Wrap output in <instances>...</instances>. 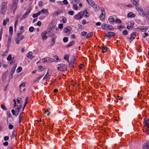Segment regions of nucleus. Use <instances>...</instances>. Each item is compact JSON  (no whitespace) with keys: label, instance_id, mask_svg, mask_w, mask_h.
<instances>
[{"label":"nucleus","instance_id":"nucleus-20","mask_svg":"<svg viewBox=\"0 0 149 149\" xmlns=\"http://www.w3.org/2000/svg\"><path fill=\"white\" fill-rule=\"evenodd\" d=\"M20 36V34L19 33H17V37L15 38V41L17 44H18L19 43V39H18V38H19Z\"/></svg>","mask_w":149,"mask_h":149},{"label":"nucleus","instance_id":"nucleus-12","mask_svg":"<svg viewBox=\"0 0 149 149\" xmlns=\"http://www.w3.org/2000/svg\"><path fill=\"white\" fill-rule=\"evenodd\" d=\"M136 36V33L135 32H134L132 33L130 37V43L133 40L135 39V37Z\"/></svg>","mask_w":149,"mask_h":149},{"label":"nucleus","instance_id":"nucleus-31","mask_svg":"<svg viewBox=\"0 0 149 149\" xmlns=\"http://www.w3.org/2000/svg\"><path fill=\"white\" fill-rule=\"evenodd\" d=\"M93 35V33L92 32H90L89 33H88L87 35L86 38H91L92 37Z\"/></svg>","mask_w":149,"mask_h":149},{"label":"nucleus","instance_id":"nucleus-48","mask_svg":"<svg viewBox=\"0 0 149 149\" xmlns=\"http://www.w3.org/2000/svg\"><path fill=\"white\" fill-rule=\"evenodd\" d=\"M63 41L64 42H66L68 40V38L67 37H65L63 38Z\"/></svg>","mask_w":149,"mask_h":149},{"label":"nucleus","instance_id":"nucleus-7","mask_svg":"<svg viewBox=\"0 0 149 149\" xmlns=\"http://www.w3.org/2000/svg\"><path fill=\"white\" fill-rule=\"evenodd\" d=\"M102 14L100 16V19L102 20H104L105 18V11L103 8H102L101 9Z\"/></svg>","mask_w":149,"mask_h":149},{"label":"nucleus","instance_id":"nucleus-49","mask_svg":"<svg viewBox=\"0 0 149 149\" xmlns=\"http://www.w3.org/2000/svg\"><path fill=\"white\" fill-rule=\"evenodd\" d=\"M8 71L5 72L4 73H3L2 75V77L3 78H5L6 76L7 73Z\"/></svg>","mask_w":149,"mask_h":149},{"label":"nucleus","instance_id":"nucleus-38","mask_svg":"<svg viewBox=\"0 0 149 149\" xmlns=\"http://www.w3.org/2000/svg\"><path fill=\"white\" fill-rule=\"evenodd\" d=\"M95 3L92 0H89L88 2V4L92 6Z\"/></svg>","mask_w":149,"mask_h":149},{"label":"nucleus","instance_id":"nucleus-34","mask_svg":"<svg viewBox=\"0 0 149 149\" xmlns=\"http://www.w3.org/2000/svg\"><path fill=\"white\" fill-rule=\"evenodd\" d=\"M57 69L61 71H63L65 70V68L62 67H58L57 68Z\"/></svg>","mask_w":149,"mask_h":149},{"label":"nucleus","instance_id":"nucleus-17","mask_svg":"<svg viewBox=\"0 0 149 149\" xmlns=\"http://www.w3.org/2000/svg\"><path fill=\"white\" fill-rule=\"evenodd\" d=\"M143 149H149V142L144 143L143 145Z\"/></svg>","mask_w":149,"mask_h":149},{"label":"nucleus","instance_id":"nucleus-6","mask_svg":"<svg viewBox=\"0 0 149 149\" xmlns=\"http://www.w3.org/2000/svg\"><path fill=\"white\" fill-rule=\"evenodd\" d=\"M83 16L82 12L81 11L79 12L78 14L74 15V18L76 19H82Z\"/></svg>","mask_w":149,"mask_h":149},{"label":"nucleus","instance_id":"nucleus-8","mask_svg":"<svg viewBox=\"0 0 149 149\" xmlns=\"http://www.w3.org/2000/svg\"><path fill=\"white\" fill-rule=\"evenodd\" d=\"M56 38V36L54 34L52 35V38L51 40V46H53L54 45Z\"/></svg>","mask_w":149,"mask_h":149},{"label":"nucleus","instance_id":"nucleus-45","mask_svg":"<svg viewBox=\"0 0 149 149\" xmlns=\"http://www.w3.org/2000/svg\"><path fill=\"white\" fill-rule=\"evenodd\" d=\"M12 59V55H11V54H10L8 55V56L7 58V60L8 61H10Z\"/></svg>","mask_w":149,"mask_h":149},{"label":"nucleus","instance_id":"nucleus-21","mask_svg":"<svg viewBox=\"0 0 149 149\" xmlns=\"http://www.w3.org/2000/svg\"><path fill=\"white\" fill-rule=\"evenodd\" d=\"M13 121V118H7V123L8 124H10L12 123V122Z\"/></svg>","mask_w":149,"mask_h":149},{"label":"nucleus","instance_id":"nucleus-3","mask_svg":"<svg viewBox=\"0 0 149 149\" xmlns=\"http://www.w3.org/2000/svg\"><path fill=\"white\" fill-rule=\"evenodd\" d=\"M115 33L112 32H108L107 33H106L105 37L108 38V39H111V37L114 36L115 35Z\"/></svg>","mask_w":149,"mask_h":149},{"label":"nucleus","instance_id":"nucleus-26","mask_svg":"<svg viewBox=\"0 0 149 149\" xmlns=\"http://www.w3.org/2000/svg\"><path fill=\"white\" fill-rule=\"evenodd\" d=\"M102 48H101L102 50V52L104 53L107 50L108 48H107L105 46L103 45V44H102Z\"/></svg>","mask_w":149,"mask_h":149},{"label":"nucleus","instance_id":"nucleus-10","mask_svg":"<svg viewBox=\"0 0 149 149\" xmlns=\"http://www.w3.org/2000/svg\"><path fill=\"white\" fill-rule=\"evenodd\" d=\"M31 10L30 9H28L27 10L26 13L23 15L21 17V20L25 19L27 17V15L31 12Z\"/></svg>","mask_w":149,"mask_h":149},{"label":"nucleus","instance_id":"nucleus-63","mask_svg":"<svg viewBox=\"0 0 149 149\" xmlns=\"http://www.w3.org/2000/svg\"><path fill=\"white\" fill-rule=\"evenodd\" d=\"M67 19L65 17H63L62 19L63 22V23H65L66 22Z\"/></svg>","mask_w":149,"mask_h":149},{"label":"nucleus","instance_id":"nucleus-61","mask_svg":"<svg viewBox=\"0 0 149 149\" xmlns=\"http://www.w3.org/2000/svg\"><path fill=\"white\" fill-rule=\"evenodd\" d=\"M13 125L10 124L8 126V127L9 129L11 130L13 128Z\"/></svg>","mask_w":149,"mask_h":149},{"label":"nucleus","instance_id":"nucleus-42","mask_svg":"<svg viewBox=\"0 0 149 149\" xmlns=\"http://www.w3.org/2000/svg\"><path fill=\"white\" fill-rule=\"evenodd\" d=\"M38 71L39 72L42 71L43 69V66H39L38 67Z\"/></svg>","mask_w":149,"mask_h":149},{"label":"nucleus","instance_id":"nucleus-36","mask_svg":"<svg viewBox=\"0 0 149 149\" xmlns=\"http://www.w3.org/2000/svg\"><path fill=\"white\" fill-rule=\"evenodd\" d=\"M48 109H50L49 108L47 109V110H45L44 111V113L45 114H46L47 116L49 115L50 113V112L48 110Z\"/></svg>","mask_w":149,"mask_h":149},{"label":"nucleus","instance_id":"nucleus-18","mask_svg":"<svg viewBox=\"0 0 149 149\" xmlns=\"http://www.w3.org/2000/svg\"><path fill=\"white\" fill-rule=\"evenodd\" d=\"M27 56L31 59L33 58L34 56H32V52H29L27 54Z\"/></svg>","mask_w":149,"mask_h":149},{"label":"nucleus","instance_id":"nucleus-51","mask_svg":"<svg viewBox=\"0 0 149 149\" xmlns=\"http://www.w3.org/2000/svg\"><path fill=\"white\" fill-rule=\"evenodd\" d=\"M86 34L87 33L85 31H83L81 33V35L83 36H86Z\"/></svg>","mask_w":149,"mask_h":149},{"label":"nucleus","instance_id":"nucleus-35","mask_svg":"<svg viewBox=\"0 0 149 149\" xmlns=\"http://www.w3.org/2000/svg\"><path fill=\"white\" fill-rule=\"evenodd\" d=\"M131 2L134 5L136 6L139 4L138 2H136L135 0H131Z\"/></svg>","mask_w":149,"mask_h":149},{"label":"nucleus","instance_id":"nucleus-27","mask_svg":"<svg viewBox=\"0 0 149 149\" xmlns=\"http://www.w3.org/2000/svg\"><path fill=\"white\" fill-rule=\"evenodd\" d=\"M143 124L145 126H146V125H149V118L147 120L146 119H144Z\"/></svg>","mask_w":149,"mask_h":149},{"label":"nucleus","instance_id":"nucleus-50","mask_svg":"<svg viewBox=\"0 0 149 149\" xmlns=\"http://www.w3.org/2000/svg\"><path fill=\"white\" fill-rule=\"evenodd\" d=\"M49 76V75L48 74V71L46 75L43 77V79L44 80L47 78Z\"/></svg>","mask_w":149,"mask_h":149},{"label":"nucleus","instance_id":"nucleus-23","mask_svg":"<svg viewBox=\"0 0 149 149\" xmlns=\"http://www.w3.org/2000/svg\"><path fill=\"white\" fill-rule=\"evenodd\" d=\"M15 70H14L13 69H12L10 73V74L9 76V79H11L13 77V75L14 73Z\"/></svg>","mask_w":149,"mask_h":149},{"label":"nucleus","instance_id":"nucleus-25","mask_svg":"<svg viewBox=\"0 0 149 149\" xmlns=\"http://www.w3.org/2000/svg\"><path fill=\"white\" fill-rule=\"evenodd\" d=\"M39 12H40V14L41 13H45L46 15H47L49 13L47 9H42L41 10L39 11Z\"/></svg>","mask_w":149,"mask_h":149},{"label":"nucleus","instance_id":"nucleus-9","mask_svg":"<svg viewBox=\"0 0 149 149\" xmlns=\"http://www.w3.org/2000/svg\"><path fill=\"white\" fill-rule=\"evenodd\" d=\"M17 0H15L13 1V4L12 6V9L13 10L14 13L16 11V9L17 8Z\"/></svg>","mask_w":149,"mask_h":149},{"label":"nucleus","instance_id":"nucleus-41","mask_svg":"<svg viewBox=\"0 0 149 149\" xmlns=\"http://www.w3.org/2000/svg\"><path fill=\"white\" fill-rule=\"evenodd\" d=\"M12 35H10L8 37V39L7 42L8 45L11 42Z\"/></svg>","mask_w":149,"mask_h":149},{"label":"nucleus","instance_id":"nucleus-19","mask_svg":"<svg viewBox=\"0 0 149 149\" xmlns=\"http://www.w3.org/2000/svg\"><path fill=\"white\" fill-rule=\"evenodd\" d=\"M108 20L111 24H113L115 22L114 19L112 16H110Z\"/></svg>","mask_w":149,"mask_h":149},{"label":"nucleus","instance_id":"nucleus-1","mask_svg":"<svg viewBox=\"0 0 149 149\" xmlns=\"http://www.w3.org/2000/svg\"><path fill=\"white\" fill-rule=\"evenodd\" d=\"M102 28L105 30H112L114 29V27L111 25H109L108 24L104 23L101 26Z\"/></svg>","mask_w":149,"mask_h":149},{"label":"nucleus","instance_id":"nucleus-33","mask_svg":"<svg viewBox=\"0 0 149 149\" xmlns=\"http://www.w3.org/2000/svg\"><path fill=\"white\" fill-rule=\"evenodd\" d=\"M7 118H12V116L10 111H7Z\"/></svg>","mask_w":149,"mask_h":149},{"label":"nucleus","instance_id":"nucleus-52","mask_svg":"<svg viewBox=\"0 0 149 149\" xmlns=\"http://www.w3.org/2000/svg\"><path fill=\"white\" fill-rule=\"evenodd\" d=\"M34 29V28L33 26H31L29 27V31L31 32H32L33 31Z\"/></svg>","mask_w":149,"mask_h":149},{"label":"nucleus","instance_id":"nucleus-62","mask_svg":"<svg viewBox=\"0 0 149 149\" xmlns=\"http://www.w3.org/2000/svg\"><path fill=\"white\" fill-rule=\"evenodd\" d=\"M9 139V137L8 136H5V137H4L3 138L4 140L5 141H7Z\"/></svg>","mask_w":149,"mask_h":149},{"label":"nucleus","instance_id":"nucleus-39","mask_svg":"<svg viewBox=\"0 0 149 149\" xmlns=\"http://www.w3.org/2000/svg\"><path fill=\"white\" fill-rule=\"evenodd\" d=\"M9 21V19H4L3 23V25L4 26H5L7 22Z\"/></svg>","mask_w":149,"mask_h":149},{"label":"nucleus","instance_id":"nucleus-60","mask_svg":"<svg viewBox=\"0 0 149 149\" xmlns=\"http://www.w3.org/2000/svg\"><path fill=\"white\" fill-rule=\"evenodd\" d=\"M7 51H6L5 52H4L3 54H2V56H7Z\"/></svg>","mask_w":149,"mask_h":149},{"label":"nucleus","instance_id":"nucleus-5","mask_svg":"<svg viewBox=\"0 0 149 149\" xmlns=\"http://www.w3.org/2000/svg\"><path fill=\"white\" fill-rule=\"evenodd\" d=\"M42 61L43 62H48L50 63L53 62L54 59L51 58L47 57L43 58L42 59Z\"/></svg>","mask_w":149,"mask_h":149},{"label":"nucleus","instance_id":"nucleus-30","mask_svg":"<svg viewBox=\"0 0 149 149\" xmlns=\"http://www.w3.org/2000/svg\"><path fill=\"white\" fill-rule=\"evenodd\" d=\"M74 43V41L73 40L71 41L66 46V47H69L72 46Z\"/></svg>","mask_w":149,"mask_h":149},{"label":"nucleus","instance_id":"nucleus-43","mask_svg":"<svg viewBox=\"0 0 149 149\" xmlns=\"http://www.w3.org/2000/svg\"><path fill=\"white\" fill-rule=\"evenodd\" d=\"M16 131H14L12 133V137H16Z\"/></svg>","mask_w":149,"mask_h":149},{"label":"nucleus","instance_id":"nucleus-58","mask_svg":"<svg viewBox=\"0 0 149 149\" xmlns=\"http://www.w3.org/2000/svg\"><path fill=\"white\" fill-rule=\"evenodd\" d=\"M11 112L13 115H15H15H16V114L15 113V111L14 109H12L11 110Z\"/></svg>","mask_w":149,"mask_h":149},{"label":"nucleus","instance_id":"nucleus-57","mask_svg":"<svg viewBox=\"0 0 149 149\" xmlns=\"http://www.w3.org/2000/svg\"><path fill=\"white\" fill-rule=\"evenodd\" d=\"M74 12L73 11H69L68 12V14L71 15H72L74 14Z\"/></svg>","mask_w":149,"mask_h":149},{"label":"nucleus","instance_id":"nucleus-40","mask_svg":"<svg viewBox=\"0 0 149 149\" xmlns=\"http://www.w3.org/2000/svg\"><path fill=\"white\" fill-rule=\"evenodd\" d=\"M20 110L18 108H16L15 109V113L16 114V115H15V116H17L18 114V113L19 111Z\"/></svg>","mask_w":149,"mask_h":149},{"label":"nucleus","instance_id":"nucleus-4","mask_svg":"<svg viewBox=\"0 0 149 149\" xmlns=\"http://www.w3.org/2000/svg\"><path fill=\"white\" fill-rule=\"evenodd\" d=\"M136 8L137 11L140 15L143 17L145 16V13L144 12L143 10L141 7L136 6Z\"/></svg>","mask_w":149,"mask_h":149},{"label":"nucleus","instance_id":"nucleus-15","mask_svg":"<svg viewBox=\"0 0 149 149\" xmlns=\"http://www.w3.org/2000/svg\"><path fill=\"white\" fill-rule=\"evenodd\" d=\"M73 60V61H72L69 63V66L70 68L74 67L73 65L74 64L75 61H76L75 57H74Z\"/></svg>","mask_w":149,"mask_h":149},{"label":"nucleus","instance_id":"nucleus-24","mask_svg":"<svg viewBox=\"0 0 149 149\" xmlns=\"http://www.w3.org/2000/svg\"><path fill=\"white\" fill-rule=\"evenodd\" d=\"M29 98L28 97H26V99H25V102L24 103V106L23 107V109H22V111H23L24 110V109L26 105L28 103V101L29 100Z\"/></svg>","mask_w":149,"mask_h":149},{"label":"nucleus","instance_id":"nucleus-16","mask_svg":"<svg viewBox=\"0 0 149 149\" xmlns=\"http://www.w3.org/2000/svg\"><path fill=\"white\" fill-rule=\"evenodd\" d=\"M72 30V28L70 26H67L64 29L63 32L65 33H66L67 32L71 31Z\"/></svg>","mask_w":149,"mask_h":149},{"label":"nucleus","instance_id":"nucleus-28","mask_svg":"<svg viewBox=\"0 0 149 149\" xmlns=\"http://www.w3.org/2000/svg\"><path fill=\"white\" fill-rule=\"evenodd\" d=\"M148 29H147V28L146 26H143L142 28H139V30L143 32L146 31Z\"/></svg>","mask_w":149,"mask_h":149},{"label":"nucleus","instance_id":"nucleus-37","mask_svg":"<svg viewBox=\"0 0 149 149\" xmlns=\"http://www.w3.org/2000/svg\"><path fill=\"white\" fill-rule=\"evenodd\" d=\"M9 30L10 34L12 35L13 33V27L12 26H10Z\"/></svg>","mask_w":149,"mask_h":149},{"label":"nucleus","instance_id":"nucleus-54","mask_svg":"<svg viewBox=\"0 0 149 149\" xmlns=\"http://www.w3.org/2000/svg\"><path fill=\"white\" fill-rule=\"evenodd\" d=\"M63 24H60L58 26V28L60 29H61L63 28Z\"/></svg>","mask_w":149,"mask_h":149},{"label":"nucleus","instance_id":"nucleus-32","mask_svg":"<svg viewBox=\"0 0 149 149\" xmlns=\"http://www.w3.org/2000/svg\"><path fill=\"white\" fill-rule=\"evenodd\" d=\"M40 14V12H38L36 13H34L32 17L33 18H35L37 17Z\"/></svg>","mask_w":149,"mask_h":149},{"label":"nucleus","instance_id":"nucleus-13","mask_svg":"<svg viewBox=\"0 0 149 149\" xmlns=\"http://www.w3.org/2000/svg\"><path fill=\"white\" fill-rule=\"evenodd\" d=\"M145 15L147 21L149 22V9H148L145 10Z\"/></svg>","mask_w":149,"mask_h":149},{"label":"nucleus","instance_id":"nucleus-14","mask_svg":"<svg viewBox=\"0 0 149 149\" xmlns=\"http://www.w3.org/2000/svg\"><path fill=\"white\" fill-rule=\"evenodd\" d=\"M87 9L86 8L82 12L83 15H84V17H88L89 16V14L87 12Z\"/></svg>","mask_w":149,"mask_h":149},{"label":"nucleus","instance_id":"nucleus-2","mask_svg":"<svg viewBox=\"0 0 149 149\" xmlns=\"http://www.w3.org/2000/svg\"><path fill=\"white\" fill-rule=\"evenodd\" d=\"M7 3L6 2H3L2 3L1 11V13L3 14H4L7 10Z\"/></svg>","mask_w":149,"mask_h":149},{"label":"nucleus","instance_id":"nucleus-22","mask_svg":"<svg viewBox=\"0 0 149 149\" xmlns=\"http://www.w3.org/2000/svg\"><path fill=\"white\" fill-rule=\"evenodd\" d=\"M135 17V15L132 12H130L128 14L127 17L128 18L134 17Z\"/></svg>","mask_w":149,"mask_h":149},{"label":"nucleus","instance_id":"nucleus-55","mask_svg":"<svg viewBox=\"0 0 149 149\" xmlns=\"http://www.w3.org/2000/svg\"><path fill=\"white\" fill-rule=\"evenodd\" d=\"M1 108L4 110L6 111L7 109L6 107L3 104H2L1 106Z\"/></svg>","mask_w":149,"mask_h":149},{"label":"nucleus","instance_id":"nucleus-29","mask_svg":"<svg viewBox=\"0 0 149 149\" xmlns=\"http://www.w3.org/2000/svg\"><path fill=\"white\" fill-rule=\"evenodd\" d=\"M23 112H21L20 113V115H19V124H20L21 123V121L22 120V118L23 117Z\"/></svg>","mask_w":149,"mask_h":149},{"label":"nucleus","instance_id":"nucleus-56","mask_svg":"<svg viewBox=\"0 0 149 149\" xmlns=\"http://www.w3.org/2000/svg\"><path fill=\"white\" fill-rule=\"evenodd\" d=\"M64 59L65 60H68L69 59V56L67 55H65L64 56Z\"/></svg>","mask_w":149,"mask_h":149},{"label":"nucleus","instance_id":"nucleus-64","mask_svg":"<svg viewBox=\"0 0 149 149\" xmlns=\"http://www.w3.org/2000/svg\"><path fill=\"white\" fill-rule=\"evenodd\" d=\"M60 13L59 11L55 12L54 14L53 15L55 16H56L59 14Z\"/></svg>","mask_w":149,"mask_h":149},{"label":"nucleus","instance_id":"nucleus-11","mask_svg":"<svg viewBox=\"0 0 149 149\" xmlns=\"http://www.w3.org/2000/svg\"><path fill=\"white\" fill-rule=\"evenodd\" d=\"M47 34V32L45 31H43L41 34V36L43 40H46L47 38V37L46 36Z\"/></svg>","mask_w":149,"mask_h":149},{"label":"nucleus","instance_id":"nucleus-59","mask_svg":"<svg viewBox=\"0 0 149 149\" xmlns=\"http://www.w3.org/2000/svg\"><path fill=\"white\" fill-rule=\"evenodd\" d=\"M25 83L24 82H23L19 86V88H20L22 86L23 87H24L25 86Z\"/></svg>","mask_w":149,"mask_h":149},{"label":"nucleus","instance_id":"nucleus-44","mask_svg":"<svg viewBox=\"0 0 149 149\" xmlns=\"http://www.w3.org/2000/svg\"><path fill=\"white\" fill-rule=\"evenodd\" d=\"M115 22L116 23H121L122 22V21L119 19H116L115 20Z\"/></svg>","mask_w":149,"mask_h":149},{"label":"nucleus","instance_id":"nucleus-47","mask_svg":"<svg viewBox=\"0 0 149 149\" xmlns=\"http://www.w3.org/2000/svg\"><path fill=\"white\" fill-rule=\"evenodd\" d=\"M22 70V68L21 67H19L17 70L16 71L17 72L19 73Z\"/></svg>","mask_w":149,"mask_h":149},{"label":"nucleus","instance_id":"nucleus-46","mask_svg":"<svg viewBox=\"0 0 149 149\" xmlns=\"http://www.w3.org/2000/svg\"><path fill=\"white\" fill-rule=\"evenodd\" d=\"M123 35H126L128 34V32L126 30H124L123 32Z\"/></svg>","mask_w":149,"mask_h":149},{"label":"nucleus","instance_id":"nucleus-53","mask_svg":"<svg viewBox=\"0 0 149 149\" xmlns=\"http://www.w3.org/2000/svg\"><path fill=\"white\" fill-rule=\"evenodd\" d=\"M73 9L75 10H77L78 9V7L75 4H73Z\"/></svg>","mask_w":149,"mask_h":149}]
</instances>
